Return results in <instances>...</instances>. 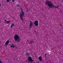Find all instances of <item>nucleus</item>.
Wrapping results in <instances>:
<instances>
[{
	"instance_id": "f257e3e1",
	"label": "nucleus",
	"mask_w": 63,
	"mask_h": 63,
	"mask_svg": "<svg viewBox=\"0 0 63 63\" xmlns=\"http://www.w3.org/2000/svg\"><path fill=\"white\" fill-rule=\"evenodd\" d=\"M45 5H48L49 8H57L59 9L58 7V6H55L50 1H46L45 2Z\"/></svg>"
},
{
	"instance_id": "f03ea898",
	"label": "nucleus",
	"mask_w": 63,
	"mask_h": 63,
	"mask_svg": "<svg viewBox=\"0 0 63 63\" xmlns=\"http://www.w3.org/2000/svg\"><path fill=\"white\" fill-rule=\"evenodd\" d=\"M21 13L20 14L19 16L21 20L22 21H23V18H22L23 16H24V12H23V10H22V9H21Z\"/></svg>"
},
{
	"instance_id": "7ed1b4c3",
	"label": "nucleus",
	"mask_w": 63,
	"mask_h": 63,
	"mask_svg": "<svg viewBox=\"0 0 63 63\" xmlns=\"http://www.w3.org/2000/svg\"><path fill=\"white\" fill-rule=\"evenodd\" d=\"M14 39L15 41L18 42L20 41V38L17 34H16L14 35Z\"/></svg>"
},
{
	"instance_id": "20e7f679",
	"label": "nucleus",
	"mask_w": 63,
	"mask_h": 63,
	"mask_svg": "<svg viewBox=\"0 0 63 63\" xmlns=\"http://www.w3.org/2000/svg\"><path fill=\"white\" fill-rule=\"evenodd\" d=\"M38 20H36L35 21H34V24L35 25V26H37L38 25Z\"/></svg>"
},
{
	"instance_id": "39448f33",
	"label": "nucleus",
	"mask_w": 63,
	"mask_h": 63,
	"mask_svg": "<svg viewBox=\"0 0 63 63\" xmlns=\"http://www.w3.org/2000/svg\"><path fill=\"white\" fill-rule=\"evenodd\" d=\"M28 60L30 61L31 62H33V60L32 58L31 57H28Z\"/></svg>"
},
{
	"instance_id": "423d86ee",
	"label": "nucleus",
	"mask_w": 63,
	"mask_h": 63,
	"mask_svg": "<svg viewBox=\"0 0 63 63\" xmlns=\"http://www.w3.org/2000/svg\"><path fill=\"white\" fill-rule=\"evenodd\" d=\"M9 43V41L7 40L5 43V46H7L8 44Z\"/></svg>"
},
{
	"instance_id": "0eeeda50",
	"label": "nucleus",
	"mask_w": 63,
	"mask_h": 63,
	"mask_svg": "<svg viewBox=\"0 0 63 63\" xmlns=\"http://www.w3.org/2000/svg\"><path fill=\"white\" fill-rule=\"evenodd\" d=\"M32 22L31 21L30 24V28H31L32 26Z\"/></svg>"
},
{
	"instance_id": "6e6552de",
	"label": "nucleus",
	"mask_w": 63,
	"mask_h": 63,
	"mask_svg": "<svg viewBox=\"0 0 63 63\" xmlns=\"http://www.w3.org/2000/svg\"><path fill=\"white\" fill-rule=\"evenodd\" d=\"M14 26V24L13 23H12L11 24L10 26V28H13Z\"/></svg>"
},
{
	"instance_id": "1a4fd4ad",
	"label": "nucleus",
	"mask_w": 63,
	"mask_h": 63,
	"mask_svg": "<svg viewBox=\"0 0 63 63\" xmlns=\"http://www.w3.org/2000/svg\"><path fill=\"white\" fill-rule=\"evenodd\" d=\"M10 47H13V48H15V47L14 46V44L11 45Z\"/></svg>"
},
{
	"instance_id": "9d476101",
	"label": "nucleus",
	"mask_w": 63,
	"mask_h": 63,
	"mask_svg": "<svg viewBox=\"0 0 63 63\" xmlns=\"http://www.w3.org/2000/svg\"><path fill=\"white\" fill-rule=\"evenodd\" d=\"M39 59L40 60V61H42V57L41 56L39 58Z\"/></svg>"
},
{
	"instance_id": "9b49d317",
	"label": "nucleus",
	"mask_w": 63,
	"mask_h": 63,
	"mask_svg": "<svg viewBox=\"0 0 63 63\" xmlns=\"http://www.w3.org/2000/svg\"><path fill=\"white\" fill-rule=\"evenodd\" d=\"M10 21H7V23H8V24L10 23Z\"/></svg>"
},
{
	"instance_id": "f8f14e48",
	"label": "nucleus",
	"mask_w": 63,
	"mask_h": 63,
	"mask_svg": "<svg viewBox=\"0 0 63 63\" xmlns=\"http://www.w3.org/2000/svg\"><path fill=\"white\" fill-rule=\"evenodd\" d=\"M6 0V2L7 3L9 2V1H10V0Z\"/></svg>"
},
{
	"instance_id": "ddd939ff",
	"label": "nucleus",
	"mask_w": 63,
	"mask_h": 63,
	"mask_svg": "<svg viewBox=\"0 0 63 63\" xmlns=\"http://www.w3.org/2000/svg\"><path fill=\"white\" fill-rule=\"evenodd\" d=\"M16 0H12V2L13 3H14L15 2Z\"/></svg>"
},
{
	"instance_id": "4468645a",
	"label": "nucleus",
	"mask_w": 63,
	"mask_h": 63,
	"mask_svg": "<svg viewBox=\"0 0 63 63\" xmlns=\"http://www.w3.org/2000/svg\"><path fill=\"white\" fill-rule=\"evenodd\" d=\"M26 55H29V54L28 53H27L26 54Z\"/></svg>"
},
{
	"instance_id": "2eb2a0df",
	"label": "nucleus",
	"mask_w": 63,
	"mask_h": 63,
	"mask_svg": "<svg viewBox=\"0 0 63 63\" xmlns=\"http://www.w3.org/2000/svg\"><path fill=\"white\" fill-rule=\"evenodd\" d=\"M17 7H19L20 6L19 5H17Z\"/></svg>"
},
{
	"instance_id": "dca6fc26",
	"label": "nucleus",
	"mask_w": 63,
	"mask_h": 63,
	"mask_svg": "<svg viewBox=\"0 0 63 63\" xmlns=\"http://www.w3.org/2000/svg\"><path fill=\"white\" fill-rule=\"evenodd\" d=\"M1 4L0 3V7H1Z\"/></svg>"
},
{
	"instance_id": "f3484780",
	"label": "nucleus",
	"mask_w": 63,
	"mask_h": 63,
	"mask_svg": "<svg viewBox=\"0 0 63 63\" xmlns=\"http://www.w3.org/2000/svg\"><path fill=\"white\" fill-rule=\"evenodd\" d=\"M0 63H2V61H0Z\"/></svg>"
},
{
	"instance_id": "a211bd4d",
	"label": "nucleus",
	"mask_w": 63,
	"mask_h": 63,
	"mask_svg": "<svg viewBox=\"0 0 63 63\" xmlns=\"http://www.w3.org/2000/svg\"><path fill=\"white\" fill-rule=\"evenodd\" d=\"M31 43H33V41H31Z\"/></svg>"
},
{
	"instance_id": "6ab92c4d",
	"label": "nucleus",
	"mask_w": 63,
	"mask_h": 63,
	"mask_svg": "<svg viewBox=\"0 0 63 63\" xmlns=\"http://www.w3.org/2000/svg\"><path fill=\"white\" fill-rule=\"evenodd\" d=\"M5 21H7V20H5Z\"/></svg>"
},
{
	"instance_id": "aec40b11",
	"label": "nucleus",
	"mask_w": 63,
	"mask_h": 63,
	"mask_svg": "<svg viewBox=\"0 0 63 63\" xmlns=\"http://www.w3.org/2000/svg\"><path fill=\"white\" fill-rule=\"evenodd\" d=\"M0 22H1V20H0Z\"/></svg>"
}]
</instances>
